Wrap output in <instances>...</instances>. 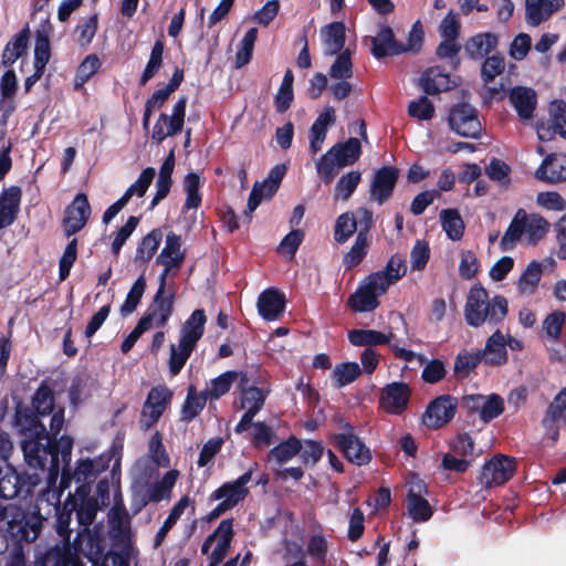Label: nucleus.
<instances>
[{
    "mask_svg": "<svg viewBox=\"0 0 566 566\" xmlns=\"http://www.w3.org/2000/svg\"><path fill=\"white\" fill-rule=\"evenodd\" d=\"M507 314L509 302L505 296L497 294L490 297L481 283L470 289L464 304V319L469 326H499L503 324Z\"/></svg>",
    "mask_w": 566,
    "mask_h": 566,
    "instance_id": "1",
    "label": "nucleus"
},
{
    "mask_svg": "<svg viewBox=\"0 0 566 566\" xmlns=\"http://www.w3.org/2000/svg\"><path fill=\"white\" fill-rule=\"evenodd\" d=\"M73 449V438L62 436L60 439H51L39 447L36 442L25 446V463L29 468L48 473V478L55 479L60 472L61 462L63 469L69 470Z\"/></svg>",
    "mask_w": 566,
    "mask_h": 566,
    "instance_id": "2",
    "label": "nucleus"
},
{
    "mask_svg": "<svg viewBox=\"0 0 566 566\" xmlns=\"http://www.w3.org/2000/svg\"><path fill=\"white\" fill-rule=\"evenodd\" d=\"M332 421L338 431L328 433V442L350 463L358 467L369 463L371 452L357 436L355 427L339 413L334 415Z\"/></svg>",
    "mask_w": 566,
    "mask_h": 566,
    "instance_id": "3",
    "label": "nucleus"
},
{
    "mask_svg": "<svg viewBox=\"0 0 566 566\" xmlns=\"http://www.w3.org/2000/svg\"><path fill=\"white\" fill-rule=\"evenodd\" d=\"M70 549L73 566H108L111 551H106L105 538L90 528H81L71 544L63 543Z\"/></svg>",
    "mask_w": 566,
    "mask_h": 566,
    "instance_id": "4",
    "label": "nucleus"
},
{
    "mask_svg": "<svg viewBox=\"0 0 566 566\" xmlns=\"http://www.w3.org/2000/svg\"><path fill=\"white\" fill-rule=\"evenodd\" d=\"M40 413L29 406L18 405L14 413V427L23 437L21 449L25 458V446L29 442H36L41 447L50 437L45 426L41 422Z\"/></svg>",
    "mask_w": 566,
    "mask_h": 566,
    "instance_id": "5",
    "label": "nucleus"
},
{
    "mask_svg": "<svg viewBox=\"0 0 566 566\" xmlns=\"http://www.w3.org/2000/svg\"><path fill=\"white\" fill-rule=\"evenodd\" d=\"M8 532L18 542H34L41 533L43 517L39 511L18 510L11 520H6Z\"/></svg>",
    "mask_w": 566,
    "mask_h": 566,
    "instance_id": "6",
    "label": "nucleus"
},
{
    "mask_svg": "<svg viewBox=\"0 0 566 566\" xmlns=\"http://www.w3.org/2000/svg\"><path fill=\"white\" fill-rule=\"evenodd\" d=\"M39 482L36 473H19L13 467L7 465L0 475V499L12 500L22 493L31 494Z\"/></svg>",
    "mask_w": 566,
    "mask_h": 566,
    "instance_id": "7",
    "label": "nucleus"
},
{
    "mask_svg": "<svg viewBox=\"0 0 566 566\" xmlns=\"http://www.w3.org/2000/svg\"><path fill=\"white\" fill-rule=\"evenodd\" d=\"M516 471L513 457L496 454L482 467L479 482L484 488L503 485L510 481Z\"/></svg>",
    "mask_w": 566,
    "mask_h": 566,
    "instance_id": "8",
    "label": "nucleus"
},
{
    "mask_svg": "<svg viewBox=\"0 0 566 566\" xmlns=\"http://www.w3.org/2000/svg\"><path fill=\"white\" fill-rule=\"evenodd\" d=\"M450 128L465 138H478L481 133V123L478 111L469 103H459L451 107L448 116Z\"/></svg>",
    "mask_w": 566,
    "mask_h": 566,
    "instance_id": "9",
    "label": "nucleus"
},
{
    "mask_svg": "<svg viewBox=\"0 0 566 566\" xmlns=\"http://www.w3.org/2000/svg\"><path fill=\"white\" fill-rule=\"evenodd\" d=\"M167 279L165 274L159 275V285L154 295L151 304L142 317H148L150 327L155 324L157 327H164L169 321L175 305V291L166 290Z\"/></svg>",
    "mask_w": 566,
    "mask_h": 566,
    "instance_id": "10",
    "label": "nucleus"
},
{
    "mask_svg": "<svg viewBox=\"0 0 566 566\" xmlns=\"http://www.w3.org/2000/svg\"><path fill=\"white\" fill-rule=\"evenodd\" d=\"M174 392L165 385L153 387L143 405L140 426L148 430L158 422L166 408L170 405Z\"/></svg>",
    "mask_w": 566,
    "mask_h": 566,
    "instance_id": "11",
    "label": "nucleus"
},
{
    "mask_svg": "<svg viewBox=\"0 0 566 566\" xmlns=\"http://www.w3.org/2000/svg\"><path fill=\"white\" fill-rule=\"evenodd\" d=\"M258 462L234 481L224 482L216 489L210 495V501H221L224 506L233 509L249 495V488L247 484L252 480V474L258 468Z\"/></svg>",
    "mask_w": 566,
    "mask_h": 566,
    "instance_id": "12",
    "label": "nucleus"
},
{
    "mask_svg": "<svg viewBox=\"0 0 566 566\" xmlns=\"http://www.w3.org/2000/svg\"><path fill=\"white\" fill-rule=\"evenodd\" d=\"M188 98L179 97L172 107V114L168 116L161 113L153 127L151 138L158 144L164 142L168 136L179 134L185 124L186 107Z\"/></svg>",
    "mask_w": 566,
    "mask_h": 566,
    "instance_id": "13",
    "label": "nucleus"
},
{
    "mask_svg": "<svg viewBox=\"0 0 566 566\" xmlns=\"http://www.w3.org/2000/svg\"><path fill=\"white\" fill-rule=\"evenodd\" d=\"M458 399L451 395H441L431 400L423 415L428 428L439 429L448 424L455 416Z\"/></svg>",
    "mask_w": 566,
    "mask_h": 566,
    "instance_id": "14",
    "label": "nucleus"
},
{
    "mask_svg": "<svg viewBox=\"0 0 566 566\" xmlns=\"http://www.w3.org/2000/svg\"><path fill=\"white\" fill-rule=\"evenodd\" d=\"M90 217L91 206L87 196L80 192L65 209V214L62 220L65 237L70 238L80 232L86 226Z\"/></svg>",
    "mask_w": 566,
    "mask_h": 566,
    "instance_id": "15",
    "label": "nucleus"
},
{
    "mask_svg": "<svg viewBox=\"0 0 566 566\" xmlns=\"http://www.w3.org/2000/svg\"><path fill=\"white\" fill-rule=\"evenodd\" d=\"M69 497L75 501V513L77 523L82 528H90L96 518V514L99 510L97 501L91 495V486L86 483L84 485H77L75 492L69 493Z\"/></svg>",
    "mask_w": 566,
    "mask_h": 566,
    "instance_id": "16",
    "label": "nucleus"
},
{
    "mask_svg": "<svg viewBox=\"0 0 566 566\" xmlns=\"http://www.w3.org/2000/svg\"><path fill=\"white\" fill-rule=\"evenodd\" d=\"M399 178V170L394 166H382L377 169L370 184V199L384 205L394 193Z\"/></svg>",
    "mask_w": 566,
    "mask_h": 566,
    "instance_id": "17",
    "label": "nucleus"
},
{
    "mask_svg": "<svg viewBox=\"0 0 566 566\" xmlns=\"http://www.w3.org/2000/svg\"><path fill=\"white\" fill-rule=\"evenodd\" d=\"M559 422L566 426V387L554 397L542 420L543 427L553 443H556L559 439Z\"/></svg>",
    "mask_w": 566,
    "mask_h": 566,
    "instance_id": "18",
    "label": "nucleus"
},
{
    "mask_svg": "<svg viewBox=\"0 0 566 566\" xmlns=\"http://www.w3.org/2000/svg\"><path fill=\"white\" fill-rule=\"evenodd\" d=\"M185 258L186 252L181 251V237L170 231L166 235L165 247L156 258V263L164 265V270L160 274H165V279H167L170 270L179 269Z\"/></svg>",
    "mask_w": 566,
    "mask_h": 566,
    "instance_id": "19",
    "label": "nucleus"
},
{
    "mask_svg": "<svg viewBox=\"0 0 566 566\" xmlns=\"http://www.w3.org/2000/svg\"><path fill=\"white\" fill-rule=\"evenodd\" d=\"M336 122V113L333 106H325L323 112L316 117L310 128V145L308 151L311 156H315L322 150L323 144L326 139L328 128Z\"/></svg>",
    "mask_w": 566,
    "mask_h": 566,
    "instance_id": "20",
    "label": "nucleus"
},
{
    "mask_svg": "<svg viewBox=\"0 0 566 566\" xmlns=\"http://www.w3.org/2000/svg\"><path fill=\"white\" fill-rule=\"evenodd\" d=\"M371 53L376 59L395 56L406 52L405 44L397 41L392 29L382 25L377 35L371 38Z\"/></svg>",
    "mask_w": 566,
    "mask_h": 566,
    "instance_id": "21",
    "label": "nucleus"
},
{
    "mask_svg": "<svg viewBox=\"0 0 566 566\" xmlns=\"http://www.w3.org/2000/svg\"><path fill=\"white\" fill-rule=\"evenodd\" d=\"M22 191L19 186L3 189L0 195V230L10 227L20 211Z\"/></svg>",
    "mask_w": 566,
    "mask_h": 566,
    "instance_id": "22",
    "label": "nucleus"
},
{
    "mask_svg": "<svg viewBox=\"0 0 566 566\" xmlns=\"http://www.w3.org/2000/svg\"><path fill=\"white\" fill-rule=\"evenodd\" d=\"M285 305L284 294L274 287L266 289L258 298L259 314L265 321L277 319L284 313Z\"/></svg>",
    "mask_w": 566,
    "mask_h": 566,
    "instance_id": "23",
    "label": "nucleus"
},
{
    "mask_svg": "<svg viewBox=\"0 0 566 566\" xmlns=\"http://www.w3.org/2000/svg\"><path fill=\"white\" fill-rule=\"evenodd\" d=\"M509 99L522 120L533 118L537 104V96L533 88L514 86L509 93Z\"/></svg>",
    "mask_w": 566,
    "mask_h": 566,
    "instance_id": "24",
    "label": "nucleus"
},
{
    "mask_svg": "<svg viewBox=\"0 0 566 566\" xmlns=\"http://www.w3.org/2000/svg\"><path fill=\"white\" fill-rule=\"evenodd\" d=\"M564 4V0H525L526 22L537 27L560 10Z\"/></svg>",
    "mask_w": 566,
    "mask_h": 566,
    "instance_id": "25",
    "label": "nucleus"
},
{
    "mask_svg": "<svg viewBox=\"0 0 566 566\" xmlns=\"http://www.w3.org/2000/svg\"><path fill=\"white\" fill-rule=\"evenodd\" d=\"M481 350L488 366H501L507 361L506 338L499 328L486 339Z\"/></svg>",
    "mask_w": 566,
    "mask_h": 566,
    "instance_id": "26",
    "label": "nucleus"
},
{
    "mask_svg": "<svg viewBox=\"0 0 566 566\" xmlns=\"http://www.w3.org/2000/svg\"><path fill=\"white\" fill-rule=\"evenodd\" d=\"M97 474L94 470V464L91 459H81L77 461L76 468L73 473L70 470L62 471L60 488L61 490H65L70 488L72 480H74L77 485L88 484L92 488V483L95 482Z\"/></svg>",
    "mask_w": 566,
    "mask_h": 566,
    "instance_id": "27",
    "label": "nucleus"
},
{
    "mask_svg": "<svg viewBox=\"0 0 566 566\" xmlns=\"http://www.w3.org/2000/svg\"><path fill=\"white\" fill-rule=\"evenodd\" d=\"M326 54L336 55L343 51L346 42V25L343 21H334L321 31Z\"/></svg>",
    "mask_w": 566,
    "mask_h": 566,
    "instance_id": "28",
    "label": "nucleus"
},
{
    "mask_svg": "<svg viewBox=\"0 0 566 566\" xmlns=\"http://www.w3.org/2000/svg\"><path fill=\"white\" fill-rule=\"evenodd\" d=\"M206 322L205 311L202 308L195 310L184 323L179 339L197 347L198 342L203 336Z\"/></svg>",
    "mask_w": 566,
    "mask_h": 566,
    "instance_id": "29",
    "label": "nucleus"
},
{
    "mask_svg": "<svg viewBox=\"0 0 566 566\" xmlns=\"http://www.w3.org/2000/svg\"><path fill=\"white\" fill-rule=\"evenodd\" d=\"M499 43L497 35L491 32L479 33L465 43V53L472 60H480L491 53Z\"/></svg>",
    "mask_w": 566,
    "mask_h": 566,
    "instance_id": "30",
    "label": "nucleus"
},
{
    "mask_svg": "<svg viewBox=\"0 0 566 566\" xmlns=\"http://www.w3.org/2000/svg\"><path fill=\"white\" fill-rule=\"evenodd\" d=\"M29 36L30 29L29 25H25L7 43L1 60L3 66H12L13 63L24 54L28 46Z\"/></svg>",
    "mask_w": 566,
    "mask_h": 566,
    "instance_id": "31",
    "label": "nucleus"
},
{
    "mask_svg": "<svg viewBox=\"0 0 566 566\" xmlns=\"http://www.w3.org/2000/svg\"><path fill=\"white\" fill-rule=\"evenodd\" d=\"M527 221V213L524 209L520 208L515 216L513 217L509 228L504 232L501 241L500 248L502 251L512 250L515 248L516 243L521 240L522 235L525 233Z\"/></svg>",
    "mask_w": 566,
    "mask_h": 566,
    "instance_id": "32",
    "label": "nucleus"
},
{
    "mask_svg": "<svg viewBox=\"0 0 566 566\" xmlns=\"http://www.w3.org/2000/svg\"><path fill=\"white\" fill-rule=\"evenodd\" d=\"M410 394V388L406 382H391L384 388L381 401L400 412L407 408Z\"/></svg>",
    "mask_w": 566,
    "mask_h": 566,
    "instance_id": "33",
    "label": "nucleus"
},
{
    "mask_svg": "<svg viewBox=\"0 0 566 566\" xmlns=\"http://www.w3.org/2000/svg\"><path fill=\"white\" fill-rule=\"evenodd\" d=\"M51 31L52 25L50 24L49 20H46V24L42 25V29H38L35 32L34 67H39L44 71L51 59Z\"/></svg>",
    "mask_w": 566,
    "mask_h": 566,
    "instance_id": "34",
    "label": "nucleus"
},
{
    "mask_svg": "<svg viewBox=\"0 0 566 566\" xmlns=\"http://www.w3.org/2000/svg\"><path fill=\"white\" fill-rule=\"evenodd\" d=\"M419 82L427 95H437L448 88L449 74L440 66L429 67L421 74Z\"/></svg>",
    "mask_w": 566,
    "mask_h": 566,
    "instance_id": "35",
    "label": "nucleus"
},
{
    "mask_svg": "<svg viewBox=\"0 0 566 566\" xmlns=\"http://www.w3.org/2000/svg\"><path fill=\"white\" fill-rule=\"evenodd\" d=\"M391 337H394L392 333L387 335L375 329H352L348 332V340L352 345L366 348L389 344Z\"/></svg>",
    "mask_w": 566,
    "mask_h": 566,
    "instance_id": "36",
    "label": "nucleus"
},
{
    "mask_svg": "<svg viewBox=\"0 0 566 566\" xmlns=\"http://www.w3.org/2000/svg\"><path fill=\"white\" fill-rule=\"evenodd\" d=\"M241 375V384L247 381V375L245 374H239L235 370H227L219 375L218 377L213 378L210 382L209 388L206 390H202L205 395H207V399L210 400H218L223 395L229 392L231 389L232 384L237 380V378Z\"/></svg>",
    "mask_w": 566,
    "mask_h": 566,
    "instance_id": "37",
    "label": "nucleus"
},
{
    "mask_svg": "<svg viewBox=\"0 0 566 566\" xmlns=\"http://www.w3.org/2000/svg\"><path fill=\"white\" fill-rule=\"evenodd\" d=\"M336 159H338V166H350L354 165L361 155V144L356 137H349L346 142H338L331 147Z\"/></svg>",
    "mask_w": 566,
    "mask_h": 566,
    "instance_id": "38",
    "label": "nucleus"
},
{
    "mask_svg": "<svg viewBox=\"0 0 566 566\" xmlns=\"http://www.w3.org/2000/svg\"><path fill=\"white\" fill-rule=\"evenodd\" d=\"M163 238L164 233L160 228H155L147 233L137 245L134 261L140 264L148 263L157 252Z\"/></svg>",
    "mask_w": 566,
    "mask_h": 566,
    "instance_id": "39",
    "label": "nucleus"
},
{
    "mask_svg": "<svg viewBox=\"0 0 566 566\" xmlns=\"http://www.w3.org/2000/svg\"><path fill=\"white\" fill-rule=\"evenodd\" d=\"M377 293L366 285L359 286L347 300V306L356 313L371 312L379 306Z\"/></svg>",
    "mask_w": 566,
    "mask_h": 566,
    "instance_id": "40",
    "label": "nucleus"
},
{
    "mask_svg": "<svg viewBox=\"0 0 566 566\" xmlns=\"http://www.w3.org/2000/svg\"><path fill=\"white\" fill-rule=\"evenodd\" d=\"M328 551L329 543L325 535L319 533L308 536L305 547V557L308 556L314 565L325 566L327 564Z\"/></svg>",
    "mask_w": 566,
    "mask_h": 566,
    "instance_id": "41",
    "label": "nucleus"
},
{
    "mask_svg": "<svg viewBox=\"0 0 566 566\" xmlns=\"http://www.w3.org/2000/svg\"><path fill=\"white\" fill-rule=\"evenodd\" d=\"M536 176L548 182L566 181V156L562 158L547 157L537 169Z\"/></svg>",
    "mask_w": 566,
    "mask_h": 566,
    "instance_id": "42",
    "label": "nucleus"
},
{
    "mask_svg": "<svg viewBox=\"0 0 566 566\" xmlns=\"http://www.w3.org/2000/svg\"><path fill=\"white\" fill-rule=\"evenodd\" d=\"M301 450V440L295 436H291L269 451L268 461H276L277 463L282 464L297 455Z\"/></svg>",
    "mask_w": 566,
    "mask_h": 566,
    "instance_id": "43",
    "label": "nucleus"
},
{
    "mask_svg": "<svg viewBox=\"0 0 566 566\" xmlns=\"http://www.w3.org/2000/svg\"><path fill=\"white\" fill-rule=\"evenodd\" d=\"M55 406V397L52 388L49 384L43 380L34 395L32 396V401L30 408L35 410L42 417L49 416L54 411Z\"/></svg>",
    "mask_w": 566,
    "mask_h": 566,
    "instance_id": "44",
    "label": "nucleus"
},
{
    "mask_svg": "<svg viewBox=\"0 0 566 566\" xmlns=\"http://www.w3.org/2000/svg\"><path fill=\"white\" fill-rule=\"evenodd\" d=\"M207 395L202 391H196V387L190 385L187 391L186 400L181 408V420L192 421L205 408L207 403Z\"/></svg>",
    "mask_w": 566,
    "mask_h": 566,
    "instance_id": "45",
    "label": "nucleus"
},
{
    "mask_svg": "<svg viewBox=\"0 0 566 566\" xmlns=\"http://www.w3.org/2000/svg\"><path fill=\"white\" fill-rule=\"evenodd\" d=\"M440 221L447 237L452 241L460 240L464 234V222L457 209H443Z\"/></svg>",
    "mask_w": 566,
    "mask_h": 566,
    "instance_id": "46",
    "label": "nucleus"
},
{
    "mask_svg": "<svg viewBox=\"0 0 566 566\" xmlns=\"http://www.w3.org/2000/svg\"><path fill=\"white\" fill-rule=\"evenodd\" d=\"M75 501L72 497H66L63 506L56 507V533L62 538L63 543L71 541L72 530L70 523L72 521V514L75 512Z\"/></svg>",
    "mask_w": 566,
    "mask_h": 566,
    "instance_id": "47",
    "label": "nucleus"
},
{
    "mask_svg": "<svg viewBox=\"0 0 566 566\" xmlns=\"http://www.w3.org/2000/svg\"><path fill=\"white\" fill-rule=\"evenodd\" d=\"M34 566H73L70 549L64 544H55L49 548Z\"/></svg>",
    "mask_w": 566,
    "mask_h": 566,
    "instance_id": "48",
    "label": "nucleus"
},
{
    "mask_svg": "<svg viewBox=\"0 0 566 566\" xmlns=\"http://www.w3.org/2000/svg\"><path fill=\"white\" fill-rule=\"evenodd\" d=\"M543 273L542 264L538 261H531L517 281V289L521 293L533 294L541 281Z\"/></svg>",
    "mask_w": 566,
    "mask_h": 566,
    "instance_id": "49",
    "label": "nucleus"
},
{
    "mask_svg": "<svg viewBox=\"0 0 566 566\" xmlns=\"http://www.w3.org/2000/svg\"><path fill=\"white\" fill-rule=\"evenodd\" d=\"M195 349L196 346L181 339H179L178 346L175 344L170 345V356L168 363L169 371L172 376H177L181 371Z\"/></svg>",
    "mask_w": 566,
    "mask_h": 566,
    "instance_id": "50",
    "label": "nucleus"
},
{
    "mask_svg": "<svg viewBox=\"0 0 566 566\" xmlns=\"http://www.w3.org/2000/svg\"><path fill=\"white\" fill-rule=\"evenodd\" d=\"M188 503H189V497L188 496H182L174 505V507L169 512L168 516L164 521L163 525L160 526V528L158 530V532L155 535V538H154V547L155 548H158L163 544V542H164L165 537L167 536L168 532L172 528V526L176 524L178 518L181 516V514L184 513V511L187 507Z\"/></svg>",
    "mask_w": 566,
    "mask_h": 566,
    "instance_id": "51",
    "label": "nucleus"
},
{
    "mask_svg": "<svg viewBox=\"0 0 566 566\" xmlns=\"http://www.w3.org/2000/svg\"><path fill=\"white\" fill-rule=\"evenodd\" d=\"M525 233L531 245L537 244L549 230V222L537 213L527 214Z\"/></svg>",
    "mask_w": 566,
    "mask_h": 566,
    "instance_id": "52",
    "label": "nucleus"
},
{
    "mask_svg": "<svg viewBox=\"0 0 566 566\" xmlns=\"http://www.w3.org/2000/svg\"><path fill=\"white\" fill-rule=\"evenodd\" d=\"M258 29L256 28H250L245 34L243 35L240 45L238 48V51L235 53V60H234V67L241 69L248 63H250L252 55H253V49L255 41L258 39Z\"/></svg>",
    "mask_w": 566,
    "mask_h": 566,
    "instance_id": "53",
    "label": "nucleus"
},
{
    "mask_svg": "<svg viewBox=\"0 0 566 566\" xmlns=\"http://www.w3.org/2000/svg\"><path fill=\"white\" fill-rule=\"evenodd\" d=\"M361 374V368L355 361L337 364L332 373L335 386L342 388L354 382Z\"/></svg>",
    "mask_w": 566,
    "mask_h": 566,
    "instance_id": "54",
    "label": "nucleus"
},
{
    "mask_svg": "<svg viewBox=\"0 0 566 566\" xmlns=\"http://www.w3.org/2000/svg\"><path fill=\"white\" fill-rule=\"evenodd\" d=\"M316 171L325 184H329L338 175L343 166H338V159L334 156L331 148L322 155L315 163Z\"/></svg>",
    "mask_w": 566,
    "mask_h": 566,
    "instance_id": "55",
    "label": "nucleus"
},
{
    "mask_svg": "<svg viewBox=\"0 0 566 566\" xmlns=\"http://www.w3.org/2000/svg\"><path fill=\"white\" fill-rule=\"evenodd\" d=\"M102 63L96 54H88L77 66L74 80V87L78 90L98 72Z\"/></svg>",
    "mask_w": 566,
    "mask_h": 566,
    "instance_id": "56",
    "label": "nucleus"
},
{
    "mask_svg": "<svg viewBox=\"0 0 566 566\" xmlns=\"http://www.w3.org/2000/svg\"><path fill=\"white\" fill-rule=\"evenodd\" d=\"M369 239L361 233H357L354 244L350 250L344 255L343 264L346 269L357 266L366 256L369 248Z\"/></svg>",
    "mask_w": 566,
    "mask_h": 566,
    "instance_id": "57",
    "label": "nucleus"
},
{
    "mask_svg": "<svg viewBox=\"0 0 566 566\" xmlns=\"http://www.w3.org/2000/svg\"><path fill=\"white\" fill-rule=\"evenodd\" d=\"M357 230L356 216L345 212L338 216L334 227V239L337 243H345Z\"/></svg>",
    "mask_w": 566,
    "mask_h": 566,
    "instance_id": "58",
    "label": "nucleus"
},
{
    "mask_svg": "<svg viewBox=\"0 0 566 566\" xmlns=\"http://www.w3.org/2000/svg\"><path fill=\"white\" fill-rule=\"evenodd\" d=\"M408 515L416 523L428 522L433 515V509L426 497L406 500Z\"/></svg>",
    "mask_w": 566,
    "mask_h": 566,
    "instance_id": "59",
    "label": "nucleus"
},
{
    "mask_svg": "<svg viewBox=\"0 0 566 566\" xmlns=\"http://www.w3.org/2000/svg\"><path fill=\"white\" fill-rule=\"evenodd\" d=\"M146 290V280L144 274H140L137 280L133 283L126 300L120 306L122 315L126 316L132 314L140 303V300Z\"/></svg>",
    "mask_w": 566,
    "mask_h": 566,
    "instance_id": "60",
    "label": "nucleus"
},
{
    "mask_svg": "<svg viewBox=\"0 0 566 566\" xmlns=\"http://www.w3.org/2000/svg\"><path fill=\"white\" fill-rule=\"evenodd\" d=\"M505 70V59L502 54L496 53L486 56L481 66V78L484 84H489Z\"/></svg>",
    "mask_w": 566,
    "mask_h": 566,
    "instance_id": "61",
    "label": "nucleus"
},
{
    "mask_svg": "<svg viewBox=\"0 0 566 566\" xmlns=\"http://www.w3.org/2000/svg\"><path fill=\"white\" fill-rule=\"evenodd\" d=\"M329 76L336 80H347L353 76V63L349 50H344L337 54L336 60L331 65Z\"/></svg>",
    "mask_w": 566,
    "mask_h": 566,
    "instance_id": "62",
    "label": "nucleus"
},
{
    "mask_svg": "<svg viewBox=\"0 0 566 566\" xmlns=\"http://www.w3.org/2000/svg\"><path fill=\"white\" fill-rule=\"evenodd\" d=\"M156 171L153 167L145 168L137 180L132 184L126 191L124 192L123 197L128 202L130 198L136 195L137 197H144L148 187L153 182L155 178Z\"/></svg>",
    "mask_w": 566,
    "mask_h": 566,
    "instance_id": "63",
    "label": "nucleus"
},
{
    "mask_svg": "<svg viewBox=\"0 0 566 566\" xmlns=\"http://www.w3.org/2000/svg\"><path fill=\"white\" fill-rule=\"evenodd\" d=\"M480 419L488 423L493 419L497 418L504 411V400L497 394H492L484 398L483 405H481Z\"/></svg>",
    "mask_w": 566,
    "mask_h": 566,
    "instance_id": "64",
    "label": "nucleus"
}]
</instances>
